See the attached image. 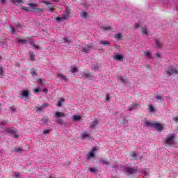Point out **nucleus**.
<instances>
[{
    "instance_id": "56",
    "label": "nucleus",
    "mask_w": 178,
    "mask_h": 178,
    "mask_svg": "<svg viewBox=\"0 0 178 178\" xmlns=\"http://www.w3.org/2000/svg\"><path fill=\"white\" fill-rule=\"evenodd\" d=\"M133 109H134V108L132 106H129L128 107V111H133Z\"/></svg>"
},
{
    "instance_id": "30",
    "label": "nucleus",
    "mask_w": 178,
    "mask_h": 178,
    "mask_svg": "<svg viewBox=\"0 0 178 178\" xmlns=\"http://www.w3.org/2000/svg\"><path fill=\"white\" fill-rule=\"evenodd\" d=\"M81 136L82 138H86L88 137V134H87L86 132H83L81 134Z\"/></svg>"
},
{
    "instance_id": "18",
    "label": "nucleus",
    "mask_w": 178,
    "mask_h": 178,
    "mask_svg": "<svg viewBox=\"0 0 178 178\" xmlns=\"http://www.w3.org/2000/svg\"><path fill=\"white\" fill-rule=\"evenodd\" d=\"M56 118H64L65 113H63L62 112H57V113H56Z\"/></svg>"
},
{
    "instance_id": "21",
    "label": "nucleus",
    "mask_w": 178,
    "mask_h": 178,
    "mask_svg": "<svg viewBox=\"0 0 178 178\" xmlns=\"http://www.w3.org/2000/svg\"><path fill=\"white\" fill-rule=\"evenodd\" d=\"M10 32L11 34H16V29L12 26H9Z\"/></svg>"
},
{
    "instance_id": "14",
    "label": "nucleus",
    "mask_w": 178,
    "mask_h": 178,
    "mask_svg": "<svg viewBox=\"0 0 178 178\" xmlns=\"http://www.w3.org/2000/svg\"><path fill=\"white\" fill-rule=\"evenodd\" d=\"M143 54L148 59L152 58V56L151 55V52H149V51H143Z\"/></svg>"
},
{
    "instance_id": "26",
    "label": "nucleus",
    "mask_w": 178,
    "mask_h": 178,
    "mask_svg": "<svg viewBox=\"0 0 178 178\" xmlns=\"http://www.w3.org/2000/svg\"><path fill=\"white\" fill-rule=\"evenodd\" d=\"M57 76L58 77H60V79H62V80L67 81V79L66 78V76L65 75H62V74H58Z\"/></svg>"
},
{
    "instance_id": "2",
    "label": "nucleus",
    "mask_w": 178,
    "mask_h": 178,
    "mask_svg": "<svg viewBox=\"0 0 178 178\" xmlns=\"http://www.w3.org/2000/svg\"><path fill=\"white\" fill-rule=\"evenodd\" d=\"M164 143L168 145H173V144H175V134H170V136L165 138Z\"/></svg>"
},
{
    "instance_id": "20",
    "label": "nucleus",
    "mask_w": 178,
    "mask_h": 178,
    "mask_svg": "<svg viewBox=\"0 0 178 178\" xmlns=\"http://www.w3.org/2000/svg\"><path fill=\"white\" fill-rule=\"evenodd\" d=\"M96 126H98V121H97V120L92 121V122H91L90 127H92V129H94V127H95Z\"/></svg>"
},
{
    "instance_id": "35",
    "label": "nucleus",
    "mask_w": 178,
    "mask_h": 178,
    "mask_svg": "<svg viewBox=\"0 0 178 178\" xmlns=\"http://www.w3.org/2000/svg\"><path fill=\"white\" fill-rule=\"evenodd\" d=\"M48 9H49V12H55V8H54V6H49L48 7Z\"/></svg>"
},
{
    "instance_id": "4",
    "label": "nucleus",
    "mask_w": 178,
    "mask_h": 178,
    "mask_svg": "<svg viewBox=\"0 0 178 178\" xmlns=\"http://www.w3.org/2000/svg\"><path fill=\"white\" fill-rule=\"evenodd\" d=\"M167 76H173L175 74H177L178 71L173 67H170L168 70L165 71Z\"/></svg>"
},
{
    "instance_id": "5",
    "label": "nucleus",
    "mask_w": 178,
    "mask_h": 178,
    "mask_svg": "<svg viewBox=\"0 0 178 178\" xmlns=\"http://www.w3.org/2000/svg\"><path fill=\"white\" fill-rule=\"evenodd\" d=\"M98 150V147H95L92 149L91 152L87 154L88 159H90V158H94L95 156V151Z\"/></svg>"
},
{
    "instance_id": "40",
    "label": "nucleus",
    "mask_w": 178,
    "mask_h": 178,
    "mask_svg": "<svg viewBox=\"0 0 178 178\" xmlns=\"http://www.w3.org/2000/svg\"><path fill=\"white\" fill-rule=\"evenodd\" d=\"M56 122L57 123H58V124H62V123H63L62 119H60V118H57Z\"/></svg>"
},
{
    "instance_id": "12",
    "label": "nucleus",
    "mask_w": 178,
    "mask_h": 178,
    "mask_svg": "<svg viewBox=\"0 0 178 178\" xmlns=\"http://www.w3.org/2000/svg\"><path fill=\"white\" fill-rule=\"evenodd\" d=\"M118 79H119L120 81H121L122 83H127V78H126V76H120L118 77Z\"/></svg>"
},
{
    "instance_id": "8",
    "label": "nucleus",
    "mask_w": 178,
    "mask_h": 178,
    "mask_svg": "<svg viewBox=\"0 0 178 178\" xmlns=\"http://www.w3.org/2000/svg\"><path fill=\"white\" fill-rule=\"evenodd\" d=\"M99 44H101V45H104V47H109L111 45V42L106 40H99Z\"/></svg>"
},
{
    "instance_id": "29",
    "label": "nucleus",
    "mask_w": 178,
    "mask_h": 178,
    "mask_svg": "<svg viewBox=\"0 0 178 178\" xmlns=\"http://www.w3.org/2000/svg\"><path fill=\"white\" fill-rule=\"evenodd\" d=\"M70 72L71 73H77V72H79V70H77V68L76 67H71Z\"/></svg>"
},
{
    "instance_id": "57",
    "label": "nucleus",
    "mask_w": 178,
    "mask_h": 178,
    "mask_svg": "<svg viewBox=\"0 0 178 178\" xmlns=\"http://www.w3.org/2000/svg\"><path fill=\"white\" fill-rule=\"evenodd\" d=\"M82 51L83 52H88V49L83 48Z\"/></svg>"
},
{
    "instance_id": "42",
    "label": "nucleus",
    "mask_w": 178,
    "mask_h": 178,
    "mask_svg": "<svg viewBox=\"0 0 178 178\" xmlns=\"http://www.w3.org/2000/svg\"><path fill=\"white\" fill-rule=\"evenodd\" d=\"M81 118L79 115L74 116V120H80Z\"/></svg>"
},
{
    "instance_id": "16",
    "label": "nucleus",
    "mask_w": 178,
    "mask_h": 178,
    "mask_svg": "<svg viewBox=\"0 0 178 178\" xmlns=\"http://www.w3.org/2000/svg\"><path fill=\"white\" fill-rule=\"evenodd\" d=\"M155 43H156V48H162V42H159V40H156Z\"/></svg>"
},
{
    "instance_id": "9",
    "label": "nucleus",
    "mask_w": 178,
    "mask_h": 178,
    "mask_svg": "<svg viewBox=\"0 0 178 178\" xmlns=\"http://www.w3.org/2000/svg\"><path fill=\"white\" fill-rule=\"evenodd\" d=\"M130 161H137L138 159V154L136 152H134L133 154L131 155Z\"/></svg>"
},
{
    "instance_id": "62",
    "label": "nucleus",
    "mask_w": 178,
    "mask_h": 178,
    "mask_svg": "<svg viewBox=\"0 0 178 178\" xmlns=\"http://www.w3.org/2000/svg\"><path fill=\"white\" fill-rule=\"evenodd\" d=\"M43 92H48V89H47V88L43 89Z\"/></svg>"
},
{
    "instance_id": "58",
    "label": "nucleus",
    "mask_w": 178,
    "mask_h": 178,
    "mask_svg": "<svg viewBox=\"0 0 178 178\" xmlns=\"http://www.w3.org/2000/svg\"><path fill=\"white\" fill-rule=\"evenodd\" d=\"M0 2H1V3H5L8 2V0H0Z\"/></svg>"
},
{
    "instance_id": "39",
    "label": "nucleus",
    "mask_w": 178,
    "mask_h": 178,
    "mask_svg": "<svg viewBox=\"0 0 178 178\" xmlns=\"http://www.w3.org/2000/svg\"><path fill=\"white\" fill-rule=\"evenodd\" d=\"M89 170L90 172H92V173H95L98 171L97 170H95V168H89Z\"/></svg>"
},
{
    "instance_id": "55",
    "label": "nucleus",
    "mask_w": 178,
    "mask_h": 178,
    "mask_svg": "<svg viewBox=\"0 0 178 178\" xmlns=\"http://www.w3.org/2000/svg\"><path fill=\"white\" fill-rule=\"evenodd\" d=\"M109 99H110L109 94H107L106 96V100L109 101Z\"/></svg>"
},
{
    "instance_id": "61",
    "label": "nucleus",
    "mask_w": 178,
    "mask_h": 178,
    "mask_svg": "<svg viewBox=\"0 0 178 178\" xmlns=\"http://www.w3.org/2000/svg\"><path fill=\"white\" fill-rule=\"evenodd\" d=\"M173 120H175L176 122H178V118L177 117L173 118Z\"/></svg>"
},
{
    "instance_id": "43",
    "label": "nucleus",
    "mask_w": 178,
    "mask_h": 178,
    "mask_svg": "<svg viewBox=\"0 0 178 178\" xmlns=\"http://www.w3.org/2000/svg\"><path fill=\"white\" fill-rule=\"evenodd\" d=\"M31 74H32V76H35L37 74V72L35 71H34L33 70H31Z\"/></svg>"
},
{
    "instance_id": "48",
    "label": "nucleus",
    "mask_w": 178,
    "mask_h": 178,
    "mask_svg": "<svg viewBox=\"0 0 178 178\" xmlns=\"http://www.w3.org/2000/svg\"><path fill=\"white\" fill-rule=\"evenodd\" d=\"M49 131H50L49 129H45V130L43 131V134H49Z\"/></svg>"
},
{
    "instance_id": "1",
    "label": "nucleus",
    "mask_w": 178,
    "mask_h": 178,
    "mask_svg": "<svg viewBox=\"0 0 178 178\" xmlns=\"http://www.w3.org/2000/svg\"><path fill=\"white\" fill-rule=\"evenodd\" d=\"M145 126H146V127H153L156 129L157 131H162V130H163V126L156 121H145Z\"/></svg>"
},
{
    "instance_id": "23",
    "label": "nucleus",
    "mask_w": 178,
    "mask_h": 178,
    "mask_svg": "<svg viewBox=\"0 0 178 178\" xmlns=\"http://www.w3.org/2000/svg\"><path fill=\"white\" fill-rule=\"evenodd\" d=\"M21 151H22V149L20 147H14L13 149V152H21Z\"/></svg>"
},
{
    "instance_id": "15",
    "label": "nucleus",
    "mask_w": 178,
    "mask_h": 178,
    "mask_svg": "<svg viewBox=\"0 0 178 178\" xmlns=\"http://www.w3.org/2000/svg\"><path fill=\"white\" fill-rule=\"evenodd\" d=\"M13 3L19 6V5H22L23 3V0H13Z\"/></svg>"
},
{
    "instance_id": "54",
    "label": "nucleus",
    "mask_w": 178,
    "mask_h": 178,
    "mask_svg": "<svg viewBox=\"0 0 178 178\" xmlns=\"http://www.w3.org/2000/svg\"><path fill=\"white\" fill-rule=\"evenodd\" d=\"M87 47L90 49L92 48V47H94V44H88Z\"/></svg>"
},
{
    "instance_id": "34",
    "label": "nucleus",
    "mask_w": 178,
    "mask_h": 178,
    "mask_svg": "<svg viewBox=\"0 0 178 178\" xmlns=\"http://www.w3.org/2000/svg\"><path fill=\"white\" fill-rule=\"evenodd\" d=\"M19 42H22L23 44H27V40H23L22 38L18 39Z\"/></svg>"
},
{
    "instance_id": "63",
    "label": "nucleus",
    "mask_w": 178,
    "mask_h": 178,
    "mask_svg": "<svg viewBox=\"0 0 178 178\" xmlns=\"http://www.w3.org/2000/svg\"><path fill=\"white\" fill-rule=\"evenodd\" d=\"M15 177H19V172H15Z\"/></svg>"
},
{
    "instance_id": "19",
    "label": "nucleus",
    "mask_w": 178,
    "mask_h": 178,
    "mask_svg": "<svg viewBox=\"0 0 178 178\" xmlns=\"http://www.w3.org/2000/svg\"><path fill=\"white\" fill-rule=\"evenodd\" d=\"M100 29L103 31H107L108 30H112V27H111V26H102Z\"/></svg>"
},
{
    "instance_id": "17",
    "label": "nucleus",
    "mask_w": 178,
    "mask_h": 178,
    "mask_svg": "<svg viewBox=\"0 0 178 178\" xmlns=\"http://www.w3.org/2000/svg\"><path fill=\"white\" fill-rule=\"evenodd\" d=\"M114 38H116V40H120L121 38H123V35L122 33H118L114 35Z\"/></svg>"
},
{
    "instance_id": "31",
    "label": "nucleus",
    "mask_w": 178,
    "mask_h": 178,
    "mask_svg": "<svg viewBox=\"0 0 178 178\" xmlns=\"http://www.w3.org/2000/svg\"><path fill=\"white\" fill-rule=\"evenodd\" d=\"M22 97L27 98V97H29V91L24 90L22 93Z\"/></svg>"
},
{
    "instance_id": "3",
    "label": "nucleus",
    "mask_w": 178,
    "mask_h": 178,
    "mask_svg": "<svg viewBox=\"0 0 178 178\" xmlns=\"http://www.w3.org/2000/svg\"><path fill=\"white\" fill-rule=\"evenodd\" d=\"M124 171L128 175H133L134 173H137V169L136 168L129 167V166L124 167Z\"/></svg>"
},
{
    "instance_id": "47",
    "label": "nucleus",
    "mask_w": 178,
    "mask_h": 178,
    "mask_svg": "<svg viewBox=\"0 0 178 178\" xmlns=\"http://www.w3.org/2000/svg\"><path fill=\"white\" fill-rule=\"evenodd\" d=\"M131 107L134 108H138V104H131Z\"/></svg>"
},
{
    "instance_id": "45",
    "label": "nucleus",
    "mask_w": 178,
    "mask_h": 178,
    "mask_svg": "<svg viewBox=\"0 0 178 178\" xmlns=\"http://www.w3.org/2000/svg\"><path fill=\"white\" fill-rule=\"evenodd\" d=\"M56 105L57 106L60 108V106H62V101H58Z\"/></svg>"
},
{
    "instance_id": "22",
    "label": "nucleus",
    "mask_w": 178,
    "mask_h": 178,
    "mask_svg": "<svg viewBox=\"0 0 178 178\" xmlns=\"http://www.w3.org/2000/svg\"><path fill=\"white\" fill-rule=\"evenodd\" d=\"M99 65L98 63H96L93 65L92 69H93L94 70H99Z\"/></svg>"
},
{
    "instance_id": "32",
    "label": "nucleus",
    "mask_w": 178,
    "mask_h": 178,
    "mask_svg": "<svg viewBox=\"0 0 178 178\" xmlns=\"http://www.w3.org/2000/svg\"><path fill=\"white\" fill-rule=\"evenodd\" d=\"M81 17H87V12H86V11H82L81 13Z\"/></svg>"
},
{
    "instance_id": "49",
    "label": "nucleus",
    "mask_w": 178,
    "mask_h": 178,
    "mask_svg": "<svg viewBox=\"0 0 178 178\" xmlns=\"http://www.w3.org/2000/svg\"><path fill=\"white\" fill-rule=\"evenodd\" d=\"M42 2V3H45V5H51V3H49V1H43Z\"/></svg>"
},
{
    "instance_id": "38",
    "label": "nucleus",
    "mask_w": 178,
    "mask_h": 178,
    "mask_svg": "<svg viewBox=\"0 0 178 178\" xmlns=\"http://www.w3.org/2000/svg\"><path fill=\"white\" fill-rule=\"evenodd\" d=\"M29 6H31L33 8H37L38 6V3H29Z\"/></svg>"
},
{
    "instance_id": "6",
    "label": "nucleus",
    "mask_w": 178,
    "mask_h": 178,
    "mask_svg": "<svg viewBox=\"0 0 178 178\" xmlns=\"http://www.w3.org/2000/svg\"><path fill=\"white\" fill-rule=\"evenodd\" d=\"M49 106V104L48 103H44L42 106H39L38 107L35 108L36 112H41L42 109H45V108H48Z\"/></svg>"
},
{
    "instance_id": "52",
    "label": "nucleus",
    "mask_w": 178,
    "mask_h": 178,
    "mask_svg": "<svg viewBox=\"0 0 178 178\" xmlns=\"http://www.w3.org/2000/svg\"><path fill=\"white\" fill-rule=\"evenodd\" d=\"M156 99H161V100H162V96H160V95L156 96Z\"/></svg>"
},
{
    "instance_id": "44",
    "label": "nucleus",
    "mask_w": 178,
    "mask_h": 178,
    "mask_svg": "<svg viewBox=\"0 0 178 178\" xmlns=\"http://www.w3.org/2000/svg\"><path fill=\"white\" fill-rule=\"evenodd\" d=\"M149 109L150 112H154V111H155V108H154V106H152L151 105L149 106Z\"/></svg>"
},
{
    "instance_id": "46",
    "label": "nucleus",
    "mask_w": 178,
    "mask_h": 178,
    "mask_svg": "<svg viewBox=\"0 0 178 178\" xmlns=\"http://www.w3.org/2000/svg\"><path fill=\"white\" fill-rule=\"evenodd\" d=\"M56 20H57V22H60V20H63V17H57Z\"/></svg>"
},
{
    "instance_id": "7",
    "label": "nucleus",
    "mask_w": 178,
    "mask_h": 178,
    "mask_svg": "<svg viewBox=\"0 0 178 178\" xmlns=\"http://www.w3.org/2000/svg\"><path fill=\"white\" fill-rule=\"evenodd\" d=\"M81 77H83L85 79H91L92 76V72H82L81 73Z\"/></svg>"
},
{
    "instance_id": "24",
    "label": "nucleus",
    "mask_w": 178,
    "mask_h": 178,
    "mask_svg": "<svg viewBox=\"0 0 178 178\" xmlns=\"http://www.w3.org/2000/svg\"><path fill=\"white\" fill-rule=\"evenodd\" d=\"M16 27H17V30L18 31H20V30H22V29H23V26H22L20 25V23H19V22H17V23L16 24Z\"/></svg>"
},
{
    "instance_id": "59",
    "label": "nucleus",
    "mask_w": 178,
    "mask_h": 178,
    "mask_svg": "<svg viewBox=\"0 0 178 178\" xmlns=\"http://www.w3.org/2000/svg\"><path fill=\"white\" fill-rule=\"evenodd\" d=\"M35 92H40V88H35Z\"/></svg>"
},
{
    "instance_id": "37",
    "label": "nucleus",
    "mask_w": 178,
    "mask_h": 178,
    "mask_svg": "<svg viewBox=\"0 0 178 178\" xmlns=\"http://www.w3.org/2000/svg\"><path fill=\"white\" fill-rule=\"evenodd\" d=\"M3 67L0 66V76H3Z\"/></svg>"
},
{
    "instance_id": "51",
    "label": "nucleus",
    "mask_w": 178,
    "mask_h": 178,
    "mask_svg": "<svg viewBox=\"0 0 178 178\" xmlns=\"http://www.w3.org/2000/svg\"><path fill=\"white\" fill-rule=\"evenodd\" d=\"M8 45V42L7 41H5L2 43V46L3 47H4L5 46L6 47Z\"/></svg>"
},
{
    "instance_id": "10",
    "label": "nucleus",
    "mask_w": 178,
    "mask_h": 178,
    "mask_svg": "<svg viewBox=\"0 0 178 178\" xmlns=\"http://www.w3.org/2000/svg\"><path fill=\"white\" fill-rule=\"evenodd\" d=\"M141 33L143 35H148V29H147V26L141 28Z\"/></svg>"
},
{
    "instance_id": "28",
    "label": "nucleus",
    "mask_w": 178,
    "mask_h": 178,
    "mask_svg": "<svg viewBox=\"0 0 178 178\" xmlns=\"http://www.w3.org/2000/svg\"><path fill=\"white\" fill-rule=\"evenodd\" d=\"M100 163H102V165H109V162L106 160H100Z\"/></svg>"
},
{
    "instance_id": "13",
    "label": "nucleus",
    "mask_w": 178,
    "mask_h": 178,
    "mask_svg": "<svg viewBox=\"0 0 178 178\" xmlns=\"http://www.w3.org/2000/svg\"><path fill=\"white\" fill-rule=\"evenodd\" d=\"M114 59H115V60H118V61L122 60L123 56H122L120 54H118L114 56Z\"/></svg>"
},
{
    "instance_id": "53",
    "label": "nucleus",
    "mask_w": 178,
    "mask_h": 178,
    "mask_svg": "<svg viewBox=\"0 0 178 178\" xmlns=\"http://www.w3.org/2000/svg\"><path fill=\"white\" fill-rule=\"evenodd\" d=\"M38 81L40 85L42 84V79L40 78Z\"/></svg>"
},
{
    "instance_id": "33",
    "label": "nucleus",
    "mask_w": 178,
    "mask_h": 178,
    "mask_svg": "<svg viewBox=\"0 0 178 178\" xmlns=\"http://www.w3.org/2000/svg\"><path fill=\"white\" fill-rule=\"evenodd\" d=\"M63 20H66L67 19H69V13H67L66 15H63Z\"/></svg>"
},
{
    "instance_id": "11",
    "label": "nucleus",
    "mask_w": 178,
    "mask_h": 178,
    "mask_svg": "<svg viewBox=\"0 0 178 178\" xmlns=\"http://www.w3.org/2000/svg\"><path fill=\"white\" fill-rule=\"evenodd\" d=\"M6 133H8L9 134H15L16 133V131H15L14 129L12 128H7L6 129Z\"/></svg>"
},
{
    "instance_id": "64",
    "label": "nucleus",
    "mask_w": 178,
    "mask_h": 178,
    "mask_svg": "<svg viewBox=\"0 0 178 178\" xmlns=\"http://www.w3.org/2000/svg\"><path fill=\"white\" fill-rule=\"evenodd\" d=\"M22 9H24V10H27V7L24 6V7H22Z\"/></svg>"
},
{
    "instance_id": "41",
    "label": "nucleus",
    "mask_w": 178,
    "mask_h": 178,
    "mask_svg": "<svg viewBox=\"0 0 178 178\" xmlns=\"http://www.w3.org/2000/svg\"><path fill=\"white\" fill-rule=\"evenodd\" d=\"M65 42H67V44H70V42H72V41H70L69 39H67V38H63Z\"/></svg>"
},
{
    "instance_id": "36",
    "label": "nucleus",
    "mask_w": 178,
    "mask_h": 178,
    "mask_svg": "<svg viewBox=\"0 0 178 178\" xmlns=\"http://www.w3.org/2000/svg\"><path fill=\"white\" fill-rule=\"evenodd\" d=\"M154 58H156V59H161V53H156L154 54Z\"/></svg>"
},
{
    "instance_id": "50",
    "label": "nucleus",
    "mask_w": 178,
    "mask_h": 178,
    "mask_svg": "<svg viewBox=\"0 0 178 178\" xmlns=\"http://www.w3.org/2000/svg\"><path fill=\"white\" fill-rule=\"evenodd\" d=\"M10 111H12V112H15L16 111V107L15 106H12L10 108Z\"/></svg>"
},
{
    "instance_id": "27",
    "label": "nucleus",
    "mask_w": 178,
    "mask_h": 178,
    "mask_svg": "<svg viewBox=\"0 0 178 178\" xmlns=\"http://www.w3.org/2000/svg\"><path fill=\"white\" fill-rule=\"evenodd\" d=\"M30 56L31 60H35V56L34 55V52H30Z\"/></svg>"
},
{
    "instance_id": "25",
    "label": "nucleus",
    "mask_w": 178,
    "mask_h": 178,
    "mask_svg": "<svg viewBox=\"0 0 178 178\" xmlns=\"http://www.w3.org/2000/svg\"><path fill=\"white\" fill-rule=\"evenodd\" d=\"M33 12H37V13H41L44 12V9L43 8H34Z\"/></svg>"
},
{
    "instance_id": "60",
    "label": "nucleus",
    "mask_w": 178,
    "mask_h": 178,
    "mask_svg": "<svg viewBox=\"0 0 178 178\" xmlns=\"http://www.w3.org/2000/svg\"><path fill=\"white\" fill-rule=\"evenodd\" d=\"M135 27H136V29H138V27H140V24H135Z\"/></svg>"
}]
</instances>
